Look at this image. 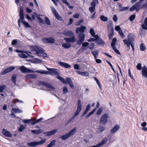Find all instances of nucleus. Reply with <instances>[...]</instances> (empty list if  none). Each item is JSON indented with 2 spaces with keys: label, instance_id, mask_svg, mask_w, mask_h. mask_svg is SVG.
Masks as SVG:
<instances>
[{
  "label": "nucleus",
  "instance_id": "obj_1",
  "mask_svg": "<svg viewBox=\"0 0 147 147\" xmlns=\"http://www.w3.org/2000/svg\"><path fill=\"white\" fill-rule=\"evenodd\" d=\"M30 50L33 54L38 57H42L43 58L48 57L47 55L44 53V50L38 46H31Z\"/></svg>",
  "mask_w": 147,
  "mask_h": 147
},
{
  "label": "nucleus",
  "instance_id": "obj_2",
  "mask_svg": "<svg viewBox=\"0 0 147 147\" xmlns=\"http://www.w3.org/2000/svg\"><path fill=\"white\" fill-rule=\"evenodd\" d=\"M134 39L135 36L134 34L130 33L127 36V39L123 40V43L127 45L129 49L130 48V46H131L133 51L134 50Z\"/></svg>",
  "mask_w": 147,
  "mask_h": 147
},
{
  "label": "nucleus",
  "instance_id": "obj_3",
  "mask_svg": "<svg viewBox=\"0 0 147 147\" xmlns=\"http://www.w3.org/2000/svg\"><path fill=\"white\" fill-rule=\"evenodd\" d=\"M78 106L77 109L74 114L72 116L71 118L69 120V122H70L73 120H74L75 118L79 114L80 112L82 110V104L81 103V101L79 100L77 102Z\"/></svg>",
  "mask_w": 147,
  "mask_h": 147
},
{
  "label": "nucleus",
  "instance_id": "obj_4",
  "mask_svg": "<svg viewBox=\"0 0 147 147\" xmlns=\"http://www.w3.org/2000/svg\"><path fill=\"white\" fill-rule=\"evenodd\" d=\"M47 139H44L39 142H31L28 143V145L30 146L35 147L38 145H41L44 144L47 141Z\"/></svg>",
  "mask_w": 147,
  "mask_h": 147
},
{
  "label": "nucleus",
  "instance_id": "obj_5",
  "mask_svg": "<svg viewBox=\"0 0 147 147\" xmlns=\"http://www.w3.org/2000/svg\"><path fill=\"white\" fill-rule=\"evenodd\" d=\"M109 117V116L108 114L107 113H104L100 118L99 122L100 124L105 125L108 121L107 119Z\"/></svg>",
  "mask_w": 147,
  "mask_h": 147
},
{
  "label": "nucleus",
  "instance_id": "obj_6",
  "mask_svg": "<svg viewBox=\"0 0 147 147\" xmlns=\"http://www.w3.org/2000/svg\"><path fill=\"white\" fill-rule=\"evenodd\" d=\"M142 2L140 1V0L139 1L137 2L130 8L129 11H133L136 10L138 12L140 9L142 8L141 7L142 4Z\"/></svg>",
  "mask_w": 147,
  "mask_h": 147
},
{
  "label": "nucleus",
  "instance_id": "obj_7",
  "mask_svg": "<svg viewBox=\"0 0 147 147\" xmlns=\"http://www.w3.org/2000/svg\"><path fill=\"white\" fill-rule=\"evenodd\" d=\"M47 68L50 72L51 74H50V75H59V71L57 69L50 68L47 67Z\"/></svg>",
  "mask_w": 147,
  "mask_h": 147
},
{
  "label": "nucleus",
  "instance_id": "obj_8",
  "mask_svg": "<svg viewBox=\"0 0 147 147\" xmlns=\"http://www.w3.org/2000/svg\"><path fill=\"white\" fill-rule=\"evenodd\" d=\"M85 38V35L83 33L80 34L78 36V40L77 42L78 45H81L84 41Z\"/></svg>",
  "mask_w": 147,
  "mask_h": 147
},
{
  "label": "nucleus",
  "instance_id": "obj_9",
  "mask_svg": "<svg viewBox=\"0 0 147 147\" xmlns=\"http://www.w3.org/2000/svg\"><path fill=\"white\" fill-rule=\"evenodd\" d=\"M117 39L116 38H114L113 39L111 43V46L112 47L113 49L115 52L118 55H120V53L119 51L114 46L115 45V43L116 42Z\"/></svg>",
  "mask_w": 147,
  "mask_h": 147
},
{
  "label": "nucleus",
  "instance_id": "obj_10",
  "mask_svg": "<svg viewBox=\"0 0 147 147\" xmlns=\"http://www.w3.org/2000/svg\"><path fill=\"white\" fill-rule=\"evenodd\" d=\"M19 69L22 73H34V71L26 68L24 66H22L20 67Z\"/></svg>",
  "mask_w": 147,
  "mask_h": 147
},
{
  "label": "nucleus",
  "instance_id": "obj_11",
  "mask_svg": "<svg viewBox=\"0 0 147 147\" xmlns=\"http://www.w3.org/2000/svg\"><path fill=\"white\" fill-rule=\"evenodd\" d=\"M51 8L52 12L56 18L59 20H61V18L59 16L56 10L53 7H51Z\"/></svg>",
  "mask_w": 147,
  "mask_h": 147
},
{
  "label": "nucleus",
  "instance_id": "obj_12",
  "mask_svg": "<svg viewBox=\"0 0 147 147\" xmlns=\"http://www.w3.org/2000/svg\"><path fill=\"white\" fill-rule=\"evenodd\" d=\"M96 2L95 1H92L91 3V7H90L89 8V10L91 13L94 12L95 9Z\"/></svg>",
  "mask_w": 147,
  "mask_h": 147
},
{
  "label": "nucleus",
  "instance_id": "obj_13",
  "mask_svg": "<svg viewBox=\"0 0 147 147\" xmlns=\"http://www.w3.org/2000/svg\"><path fill=\"white\" fill-rule=\"evenodd\" d=\"M71 38H64V40L66 41L67 42L74 43L76 41L74 35L72 36H70Z\"/></svg>",
  "mask_w": 147,
  "mask_h": 147
},
{
  "label": "nucleus",
  "instance_id": "obj_14",
  "mask_svg": "<svg viewBox=\"0 0 147 147\" xmlns=\"http://www.w3.org/2000/svg\"><path fill=\"white\" fill-rule=\"evenodd\" d=\"M43 41L47 43H53L54 42L55 40L53 38L51 37L48 38H43Z\"/></svg>",
  "mask_w": 147,
  "mask_h": 147
},
{
  "label": "nucleus",
  "instance_id": "obj_15",
  "mask_svg": "<svg viewBox=\"0 0 147 147\" xmlns=\"http://www.w3.org/2000/svg\"><path fill=\"white\" fill-rule=\"evenodd\" d=\"M41 84L51 90H53L55 89L54 88L51 84L45 82H41Z\"/></svg>",
  "mask_w": 147,
  "mask_h": 147
},
{
  "label": "nucleus",
  "instance_id": "obj_16",
  "mask_svg": "<svg viewBox=\"0 0 147 147\" xmlns=\"http://www.w3.org/2000/svg\"><path fill=\"white\" fill-rule=\"evenodd\" d=\"M86 28V27L85 26H81L80 27H78L76 28V32L77 34H78L79 32H84Z\"/></svg>",
  "mask_w": 147,
  "mask_h": 147
},
{
  "label": "nucleus",
  "instance_id": "obj_17",
  "mask_svg": "<svg viewBox=\"0 0 147 147\" xmlns=\"http://www.w3.org/2000/svg\"><path fill=\"white\" fill-rule=\"evenodd\" d=\"M57 131V129H55L51 131L46 132L44 133V134L46 136H50L54 134L55 133H56Z\"/></svg>",
  "mask_w": 147,
  "mask_h": 147
},
{
  "label": "nucleus",
  "instance_id": "obj_18",
  "mask_svg": "<svg viewBox=\"0 0 147 147\" xmlns=\"http://www.w3.org/2000/svg\"><path fill=\"white\" fill-rule=\"evenodd\" d=\"M77 127H75L69 131L67 134L70 137L71 136H73L76 132Z\"/></svg>",
  "mask_w": 147,
  "mask_h": 147
},
{
  "label": "nucleus",
  "instance_id": "obj_19",
  "mask_svg": "<svg viewBox=\"0 0 147 147\" xmlns=\"http://www.w3.org/2000/svg\"><path fill=\"white\" fill-rule=\"evenodd\" d=\"M142 76L147 78V68L145 66L143 67L142 70Z\"/></svg>",
  "mask_w": 147,
  "mask_h": 147
},
{
  "label": "nucleus",
  "instance_id": "obj_20",
  "mask_svg": "<svg viewBox=\"0 0 147 147\" xmlns=\"http://www.w3.org/2000/svg\"><path fill=\"white\" fill-rule=\"evenodd\" d=\"M62 34L66 36H72L74 35L72 31H64Z\"/></svg>",
  "mask_w": 147,
  "mask_h": 147
},
{
  "label": "nucleus",
  "instance_id": "obj_21",
  "mask_svg": "<svg viewBox=\"0 0 147 147\" xmlns=\"http://www.w3.org/2000/svg\"><path fill=\"white\" fill-rule=\"evenodd\" d=\"M59 63L61 66L65 68H70L71 67L70 65L64 62H59Z\"/></svg>",
  "mask_w": 147,
  "mask_h": 147
},
{
  "label": "nucleus",
  "instance_id": "obj_22",
  "mask_svg": "<svg viewBox=\"0 0 147 147\" xmlns=\"http://www.w3.org/2000/svg\"><path fill=\"white\" fill-rule=\"evenodd\" d=\"M2 133L5 136L8 137H11L12 136V134L11 133L5 129L3 130Z\"/></svg>",
  "mask_w": 147,
  "mask_h": 147
},
{
  "label": "nucleus",
  "instance_id": "obj_23",
  "mask_svg": "<svg viewBox=\"0 0 147 147\" xmlns=\"http://www.w3.org/2000/svg\"><path fill=\"white\" fill-rule=\"evenodd\" d=\"M76 72L79 75H80L86 77H88L89 76V73L87 72H83L80 71H76Z\"/></svg>",
  "mask_w": 147,
  "mask_h": 147
},
{
  "label": "nucleus",
  "instance_id": "obj_24",
  "mask_svg": "<svg viewBox=\"0 0 147 147\" xmlns=\"http://www.w3.org/2000/svg\"><path fill=\"white\" fill-rule=\"evenodd\" d=\"M42 60L38 58H35L31 60V62L33 63L37 64L42 62Z\"/></svg>",
  "mask_w": 147,
  "mask_h": 147
},
{
  "label": "nucleus",
  "instance_id": "obj_25",
  "mask_svg": "<svg viewBox=\"0 0 147 147\" xmlns=\"http://www.w3.org/2000/svg\"><path fill=\"white\" fill-rule=\"evenodd\" d=\"M142 26L143 29L147 30V17L145 18L144 24H142Z\"/></svg>",
  "mask_w": 147,
  "mask_h": 147
},
{
  "label": "nucleus",
  "instance_id": "obj_26",
  "mask_svg": "<svg viewBox=\"0 0 147 147\" xmlns=\"http://www.w3.org/2000/svg\"><path fill=\"white\" fill-rule=\"evenodd\" d=\"M25 78H37V76L34 74H30L26 75Z\"/></svg>",
  "mask_w": 147,
  "mask_h": 147
},
{
  "label": "nucleus",
  "instance_id": "obj_27",
  "mask_svg": "<svg viewBox=\"0 0 147 147\" xmlns=\"http://www.w3.org/2000/svg\"><path fill=\"white\" fill-rule=\"evenodd\" d=\"M119 128V126L116 125L111 130V133L113 134L118 130Z\"/></svg>",
  "mask_w": 147,
  "mask_h": 147
},
{
  "label": "nucleus",
  "instance_id": "obj_28",
  "mask_svg": "<svg viewBox=\"0 0 147 147\" xmlns=\"http://www.w3.org/2000/svg\"><path fill=\"white\" fill-rule=\"evenodd\" d=\"M32 133L35 134H39L41 133L42 130L41 129H38L37 130H31Z\"/></svg>",
  "mask_w": 147,
  "mask_h": 147
},
{
  "label": "nucleus",
  "instance_id": "obj_29",
  "mask_svg": "<svg viewBox=\"0 0 147 147\" xmlns=\"http://www.w3.org/2000/svg\"><path fill=\"white\" fill-rule=\"evenodd\" d=\"M37 72L42 74H49L50 75L51 74L50 71H47L45 70H40L39 71H36Z\"/></svg>",
  "mask_w": 147,
  "mask_h": 147
},
{
  "label": "nucleus",
  "instance_id": "obj_30",
  "mask_svg": "<svg viewBox=\"0 0 147 147\" xmlns=\"http://www.w3.org/2000/svg\"><path fill=\"white\" fill-rule=\"evenodd\" d=\"M23 53L22 52L21 53L18 54V56L22 58L25 59L27 58L28 57L27 55L24 53Z\"/></svg>",
  "mask_w": 147,
  "mask_h": 147
},
{
  "label": "nucleus",
  "instance_id": "obj_31",
  "mask_svg": "<svg viewBox=\"0 0 147 147\" xmlns=\"http://www.w3.org/2000/svg\"><path fill=\"white\" fill-rule=\"evenodd\" d=\"M56 141L55 140L52 141L50 143L48 144L46 147H52L55 144Z\"/></svg>",
  "mask_w": 147,
  "mask_h": 147
},
{
  "label": "nucleus",
  "instance_id": "obj_32",
  "mask_svg": "<svg viewBox=\"0 0 147 147\" xmlns=\"http://www.w3.org/2000/svg\"><path fill=\"white\" fill-rule=\"evenodd\" d=\"M70 137L67 133L65 134V135H63L59 137L60 138H61L63 140H65L68 138Z\"/></svg>",
  "mask_w": 147,
  "mask_h": 147
},
{
  "label": "nucleus",
  "instance_id": "obj_33",
  "mask_svg": "<svg viewBox=\"0 0 147 147\" xmlns=\"http://www.w3.org/2000/svg\"><path fill=\"white\" fill-rule=\"evenodd\" d=\"M62 47L66 49H68L71 46V44L69 43H65L62 44Z\"/></svg>",
  "mask_w": 147,
  "mask_h": 147
},
{
  "label": "nucleus",
  "instance_id": "obj_34",
  "mask_svg": "<svg viewBox=\"0 0 147 147\" xmlns=\"http://www.w3.org/2000/svg\"><path fill=\"white\" fill-rule=\"evenodd\" d=\"M72 82L70 78H67L65 79V82H63V83L67 84H70Z\"/></svg>",
  "mask_w": 147,
  "mask_h": 147
},
{
  "label": "nucleus",
  "instance_id": "obj_35",
  "mask_svg": "<svg viewBox=\"0 0 147 147\" xmlns=\"http://www.w3.org/2000/svg\"><path fill=\"white\" fill-rule=\"evenodd\" d=\"M100 19L102 21L104 22L107 21L108 20L107 18L103 15L101 16L100 17Z\"/></svg>",
  "mask_w": 147,
  "mask_h": 147
},
{
  "label": "nucleus",
  "instance_id": "obj_36",
  "mask_svg": "<svg viewBox=\"0 0 147 147\" xmlns=\"http://www.w3.org/2000/svg\"><path fill=\"white\" fill-rule=\"evenodd\" d=\"M12 110L13 111L16 113H20L22 112V111L18 109L15 108H12Z\"/></svg>",
  "mask_w": 147,
  "mask_h": 147
},
{
  "label": "nucleus",
  "instance_id": "obj_37",
  "mask_svg": "<svg viewBox=\"0 0 147 147\" xmlns=\"http://www.w3.org/2000/svg\"><path fill=\"white\" fill-rule=\"evenodd\" d=\"M146 48L145 45L143 43H142L140 45V49L141 51H144L146 49Z\"/></svg>",
  "mask_w": 147,
  "mask_h": 147
},
{
  "label": "nucleus",
  "instance_id": "obj_38",
  "mask_svg": "<svg viewBox=\"0 0 147 147\" xmlns=\"http://www.w3.org/2000/svg\"><path fill=\"white\" fill-rule=\"evenodd\" d=\"M94 79L95 81L96 82V83L98 85L99 88H100V90H102V88L101 87V85L100 84V82L97 79V78L96 77L94 78Z\"/></svg>",
  "mask_w": 147,
  "mask_h": 147
},
{
  "label": "nucleus",
  "instance_id": "obj_39",
  "mask_svg": "<svg viewBox=\"0 0 147 147\" xmlns=\"http://www.w3.org/2000/svg\"><path fill=\"white\" fill-rule=\"evenodd\" d=\"M16 74H13V75L12 78V80L14 84H16V79L17 77Z\"/></svg>",
  "mask_w": 147,
  "mask_h": 147
},
{
  "label": "nucleus",
  "instance_id": "obj_40",
  "mask_svg": "<svg viewBox=\"0 0 147 147\" xmlns=\"http://www.w3.org/2000/svg\"><path fill=\"white\" fill-rule=\"evenodd\" d=\"M37 19L39 22L40 23H42L43 24H45L44 21L42 20L38 15L37 17Z\"/></svg>",
  "mask_w": 147,
  "mask_h": 147
},
{
  "label": "nucleus",
  "instance_id": "obj_41",
  "mask_svg": "<svg viewBox=\"0 0 147 147\" xmlns=\"http://www.w3.org/2000/svg\"><path fill=\"white\" fill-rule=\"evenodd\" d=\"M118 32L122 38H124L125 35L124 34L121 29L118 31Z\"/></svg>",
  "mask_w": 147,
  "mask_h": 147
},
{
  "label": "nucleus",
  "instance_id": "obj_42",
  "mask_svg": "<svg viewBox=\"0 0 147 147\" xmlns=\"http://www.w3.org/2000/svg\"><path fill=\"white\" fill-rule=\"evenodd\" d=\"M10 72L8 69L7 68L5 69L2 72V75H4L9 72Z\"/></svg>",
  "mask_w": 147,
  "mask_h": 147
},
{
  "label": "nucleus",
  "instance_id": "obj_43",
  "mask_svg": "<svg viewBox=\"0 0 147 147\" xmlns=\"http://www.w3.org/2000/svg\"><path fill=\"white\" fill-rule=\"evenodd\" d=\"M45 20L46 23V24L48 25H50V22L49 19L47 17H45Z\"/></svg>",
  "mask_w": 147,
  "mask_h": 147
},
{
  "label": "nucleus",
  "instance_id": "obj_44",
  "mask_svg": "<svg viewBox=\"0 0 147 147\" xmlns=\"http://www.w3.org/2000/svg\"><path fill=\"white\" fill-rule=\"evenodd\" d=\"M90 105L89 104H88L86 107V109L84 111V114H86L87 112L89 110L90 107Z\"/></svg>",
  "mask_w": 147,
  "mask_h": 147
},
{
  "label": "nucleus",
  "instance_id": "obj_45",
  "mask_svg": "<svg viewBox=\"0 0 147 147\" xmlns=\"http://www.w3.org/2000/svg\"><path fill=\"white\" fill-rule=\"evenodd\" d=\"M6 86L4 85H2L0 86V92H3L4 89H5Z\"/></svg>",
  "mask_w": 147,
  "mask_h": 147
},
{
  "label": "nucleus",
  "instance_id": "obj_46",
  "mask_svg": "<svg viewBox=\"0 0 147 147\" xmlns=\"http://www.w3.org/2000/svg\"><path fill=\"white\" fill-rule=\"evenodd\" d=\"M102 111V108H99L97 111L96 114L98 115L100 114Z\"/></svg>",
  "mask_w": 147,
  "mask_h": 147
},
{
  "label": "nucleus",
  "instance_id": "obj_47",
  "mask_svg": "<svg viewBox=\"0 0 147 147\" xmlns=\"http://www.w3.org/2000/svg\"><path fill=\"white\" fill-rule=\"evenodd\" d=\"M141 8L147 9V0H146L145 2L143 4Z\"/></svg>",
  "mask_w": 147,
  "mask_h": 147
},
{
  "label": "nucleus",
  "instance_id": "obj_48",
  "mask_svg": "<svg viewBox=\"0 0 147 147\" xmlns=\"http://www.w3.org/2000/svg\"><path fill=\"white\" fill-rule=\"evenodd\" d=\"M25 128V127L21 125L19 128V131L20 132L22 131Z\"/></svg>",
  "mask_w": 147,
  "mask_h": 147
},
{
  "label": "nucleus",
  "instance_id": "obj_49",
  "mask_svg": "<svg viewBox=\"0 0 147 147\" xmlns=\"http://www.w3.org/2000/svg\"><path fill=\"white\" fill-rule=\"evenodd\" d=\"M22 23L26 28H29L30 27V26L29 24L28 23L25 21L23 22Z\"/></svg>",
  "mask_w": 147,
  "mask_h": 147
},
{
  "label": "nucleus",
  "instance_id": "obj_50",
  "mask_svg": "<svg viewBox=\"0 0 147 147\" xmlns=\"http://www.w3.org/2000/svg\"><path fill=\"white\" fill-rule=\"evenodd\" d=\"M96 42L98 44H104L105 43L102 40L100 39H98L96 40Z\"/></svg>",
  "mask_w": 147,
  "mask_h": 147
},
{
  "label": "nucleus",
  "instance_id": "obj_51",
  "mask_svg": "<svg viewBox=\"0 0 147 147\" xmlns=\"http://www.w3.org/2000/svg\"><path fill=\"white\" fill-rule=\"evenodd\" d=\"M63 94H65L68 92V90L66 87H64L63 88Z\"/></svg>",
  "mask_w": 147,
  "mask_h": 147
},
{
  "label": "nucleus",
  "instance_id": "obj_52",
  "mask_svg": "<svg viewBox=\"0 0 147 147\" xmlns=\"http://www.w3.org/2000/svg\"><path fill=\"white\" fill-rule=\"evenodd\" d=\"M38 16L37 13L35 12H34L32 13V18L33 19H35L36 17Z\"/></svg>",
  "mask_w": 147,
  "mask_h": 147
},
{
  "label": "nucleus",
  "instance_id": "obj_53",
  "mask_svg": "<svg viewBox=\"0 0 147 147\" xmlns=\"http://www.w3.org/2000/svg\"><path fill=\"white\" fill-rule=\"evenodd\" d=\"M96 110V109L95 108L91 112H90L86 116V118L89 117Z\"/></svg>",
  "mask_w": 147,
  "mask_h": 147
},
{
  "label": "nucleus",
  "instance_id": "obj_54",
  "mask_svg": "<svg viewBox=\"0 0 147 147\" xmlns=\"http://www.w3.org/2000/svg\"><path fill=\"white\" fill-rule=\"evenodd\" d=\"M24 9L22 8H20V16H24Z\"/></svg>",
  "mask_w": 147,
  "mask_h": 147
},
{
  "label": "nucleus",
  "instance_id": "obj_55",
  "mask_svg": "<svg viewBox=\"0 0 147 147\" xmlns=\"http://www.w3.org/2000/svg\"><path fill=\"white\" fill-rule=\"evenodd\" d=\"M129 9V7H123L120 8L119 9L120 11H125L127 10H128Z\"/></svg>",
  "mask_w": 147,
  "mask_h": 147
},
{
  "label": "nucleus",
  "instance_id": "obj_56",
  "mask_svg": "<svg viewBox=\"0 0 147 147\" xmlns=\"http://www.w3.org/2000/svg\"><path fill=\"white\" fill-rule=\"evenodd\" d=\"M74 68L76 70H79L80 69V66L78 64H76L74 65Z\"/></svg>",
  "mask_w": 147,
  "mask_h": 147
},
{
  "label": "nucleus",
  "instance_id": "obj_57",
  "mask_svg": "<svg viewBox=\"0 0 147 147\" xmlns=\"http://www.w3.org/2000/svg\"><path fill=\"white\" fill-rule=\"evenodd\" d=\"M57 79L60 80L63 83V82H65V79L61 77L58 76L57 77Z\"/></svg>",
  "mask_w": 147,
  "mask_h": 147
},
{
  "label": "nucleus",
  "instance_id": "obj_58",
  "mask_svg": "<svg viewBox=\"0 0 147 147\" xmlns=\"http://www.w3.org/2000/svg\"><path fill=\"white\" fill-rule=\"evenodd\" d=\"M99 127V129L100 132H102L105 129L104 127L100 125Z\"/></svg>",
  "mask_w": 147,
  "mask_h": 147
},
{
  "label": "nucleus",
  "instance_id": "obj_59",
  "mask_svg": "<svg viewBox=\"0 0 147 147\" xmlns=\"http://www.w3.org/2000/svg\"><path fill=\"white\" fill-rule=\"evenodd\" d=\"M92 53L94 56H97L98 55V50H95L92 52Z\"/></svg>",
  "mask_w": 147,
  "mask_h": 147
},
{
  "label": "nucleus",
  "instance_id": "obj_60",
  "mask_svg": "<svg viewBox=\"0 0 147 147\" xmlns=\"http://www.w3.org/2000/svg\"><path fill=\"white\" fill-rule=\"evenodd\" d=\"M136 68L138 70H140L142 69L141 64L139 63L136 66Z\"/></svg>",
  "mask_w": 147,
  "mask_h": 147
},
{
  "label": "nucleus",
  "instance_id": "obj_61",
  "mask_svg": "<svg viewBox=\"0 0 147 147\" xmlns=\"http://www.w3.org/2000/svg\"><path fill=\"white\" fill-rule=\"evenodd\" d=\"M89 45V43L88 42H84L82 44V47H86Z\"/></svg>",
  "mask_w": 147,
  "mask_h": 147
},
{
  "label": "nucleus",
  "instance_id": "obj_62",
  "mask_svg": "<svg viewBox=\"0 0 147 147\" xmlns=\"http://www.w3.org/2000/svg\"><path fill=\"white\" fill-rule=\"evenodd\" d=\"M94 44L93 43H91L88 46V48L90 49H92L94 48Z\"/></svg>",
  "mask_w": 147,
  "mask_h": 147
},
{
  "label": "nucleus",
  "instance_id": "obj_63",
  "mask_svg": "<svg viewBox=\"0 0 147 147\" xmlns=\"http://www.w3.org/2000/svg\"><path fill=\"white\" fill-rule=\"evenodd\" d=\"M135 18V15H132L130 17L129 20L131 21H132Z\"/></svg>",
  "mask_w": 147,
  "mask_h": 147
},
{
  "label": "nucleus",
  "instance_id": "obj_64",
  "mask_svg": "<svg viewBox=\"0 0 147 147\" xmlns=\"http://www.w3.org/2000/svg\"><path fill=\"white\" fill-rule=\"evenodd\" d=\"M90 34L92 35V36L94 35L95 34L94 31V30L92 29H90Z\"/></svg>",
  "mask_w": 147,
  "mask_h": 147
}]
</instances>
